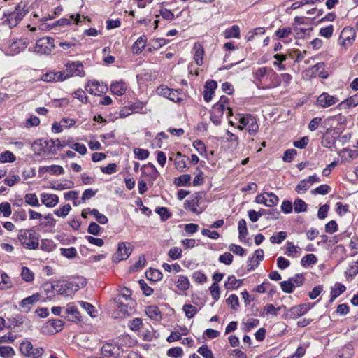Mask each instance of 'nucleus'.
I'll list each match as a JSON object with an SVG mask.
<instances>
[{
    "label": "nucleus",
    "mask_w": 358,
    "mask_h": 358,
    "mask_svg": "<svg viewBox=\"0 0 358 358\" xmlns=\"http://www.w3.org/2000/svg\"><path fill=\"white\" fill-rule=\"evenodd\" d=\"M264 259V251L262 249L255 250L252 257H250L247 262V266L249 271L255 270L259 262Z\"/></svg>",
    "instance_id": "15"
},
{
    "label": "nucleus",
    "mask_w": 358,
    "mask_h": 358,
    "mask_svg": "<svg viewBox=\"0 0 358 358\" xmlns=\"http://www.w3.org/2000/svg\"><path fill=\"white\" fill-rule=\"evenodd\" d=\"M27 45V42L23 39L16 40L8 46L6 54L10 55H16L24 50Z\"/></svg>",
    "instance_id": "13"
},
{
    "label": "nucleus",
    "mask_w": 358,
    "mask_h": 358,
    "mask_svg": "<svg viewBox=\"0 0 358 358\" xmlns=\"http://www.w3.org/2000/svg\"><path fill=\"white\" fill-rule=\"evenodd\" d=\"M269 73H273L272 69L268 67H260L253 73V78L259 84H262L264 77Z\"/></svg>",
    "instance_id": "25"
},
{
    "label": "nucleus",
    "mask_w": 358,
    "mask_h": 358,
    "mask_svg": "<svg viewBox=\"0 0 358 358\" xmlns=\"http://www.w3.org/2000/svg\"><path fill=\"white\" fill-rule=\"evenodd\" d=\"M141 171L143 174H145L148 176V181L151 185L153 184L154 181H155L159 176V171L157 170L156 167L151 163H149L147 165L143 166L141 168Z\"/></svg>",
    "instance_id": "14"
},
{
    "label": "nucleus",
    "mask_w": 358,
    "mask_h": 358,
    "mask_svg": "<svg viewBox=\"0 0 358 358\" xmlns=\"http://www.w3.org/2000/svg\"><path fill=\"white\" fill-rule=\"evenodd\" d=\"M86 280L82 277L73 278L69 281L57 282L52 285V289L58 294L71 296L76 291L84 287Z\"/></svg>",
    "instance_id": "1"
},
{
    "label": "nucleus",
    "mask_w": 358,
    "mask_h": 358,
    "mask_svg": "<svg viewBox=\"0 0 358 358\" xmlns=\"http://www.w3.org/2000/svg\"><path fill=\"white\" fill-rule=\"evenodd\" d=\"M182 310L186 317L188 318L193 317L198 312L197 308L191 304H185L182 307Z\"/></svg>",
    "instance_id": "47"
},
{
    "label": "nucleus",
    "mask_w": 358,
    "mask_h": 358,
    "mask_svg": "<svg viewBox=\"0 0 358 358\" xmlns=\"http://www.w3.org/2000/svg\"><path fill=\"white\" fill-rule=\"evenodd\" d=\"M24 202L26 203V204L31 206L32 207L40 206L38 199L36 194L34 193L26 194L24 195Z\"/></svg>",
    "instance_id": "34"
},
{
    "label": "nucleus",
    "mask_w": 358,
    "mask_h": 358,
    "mask_svg": "<svg viewBox=\"0 0 358 358\" xmlns=\"http://www.w3.org/2000/svg\"><path fill=\"white\" fill-rule=\"evenodd\" d=\"M358 105V95L355 94L341 101L338 107L340 108H348L355 107Z\"/></svg>",
    "instance_id": "27"
},
{
    "label": "nucleus",
    "mask_w": 358,
    "mask_h": 358,
    "mask_svg": "<svg viewBox=\"0 0 358 358\" xmlns=\"http://www.w3.org/2000/svg\"><path fill=\"white\" fill-rule=\"evenodd\" d=\"M313 305L310 303H302L299 306H293L290 308L284 309L285 317L287 319L295 320L308 312Z\"/></svg>",
    "instance_id": "6"
},
{
    "label": "nucleus",
    "mask_w": 358,
    "mask_h": 358,
    "mask_svg": "<svg viewBox=\"0 0 358 358\" xmlns=\"http://www.w3.org/2000/svg\"><path fill=\"white\" fill-rule=\"evenodd\" d=\"M194 60L198 66H201L203 63L204 50L201 44L196 43L193 48Z\"/></svg>",
    "instance_id": "19"
},
{
    "label": "nucleus",
    "mask_w": 358,
    "mask_h": 358,
    "mask_svg": "<svg viewBox=\"0 0 358 358\" xmlns=\"http://www.w3.org/2000/svg\"><path fill=\"white\" fill-rule=\"evenodd\" d=\"M57 141L58 142L57 145L52 139H38L34 142L33 147L36 151L38 152V154L41 152L48 154H55L59 148V141L57 139Z\"/></svg>",
    "instance_id": "4"
},
{
    "label": "nucleus",
    "mask_w": 358,
    "mask_h": 358,
    "mask_svg": "<svg viewBox=\"0 0 358 358\" xmlns=\"http://www.w3.org/2000/svg\"><path fill=\"white\" fill-rule=\"evenodd\" d=\"M40 197L41 203L48 208H53L59 203V196L54 194L43 192Z\"/></svg>",
    "instance_id": "16"
},
{
    "label": "nucleus",
    "mask_w": 358,
    "mask_h": 358,
    "mask_svg": "<svg viewBox=\"0 0 358 358\" xmlns=\"http://www.w3.org/2000/svg\"><path fill=\"white\" fill-rule=\"evenodd\" d=\"M71 210V206L69 204H66L59 209L55 210L54 213L58 217H65L69 213Z\"/></svg>",
    "instance_id": "60"
},
{
    "label": "nucleus",
    "mask_w": 358,
    "mask_h": 358,
    "mask_svg": "<svg viewBox=\"0 0 358 358\" xmlns=\"http://www.w3.org/2000/svg\"><path fill=\"white\" fill-rule=\"evenodd\" d=\"M31 350H33V345L29 341H24L20 345V350L22 354L27 356L30 354Z\"/></svg>",
    "instance_id": "52"
},
{
    "label": "nucleus",
    "mask_w": 358,
    "mask_h": 358,
    "mask_svg": "<svg viewBox=\"0 0 358 358\" xmlns=\"http://www.w3.org/2000/svg\"><path fill=\"white\" fill-rule=\"evenodd\" d=\"M198 352L201 355L203 358H214L213 352L206 345L201 346L198 350Z\"/></svg>",
    "instance_id": "63"
},
{
    "label": "nucleus",
    "mask_w": 358,
    "mask_h": 358,
    "mask_svg": "<svg viewBox=\"0 0 358 358\" xmlns=\"http://www.w3.org/2000/svg\"><path fill=\"white\" fill-rule=\"evenodd\" d=\"M1 281L0 282V290H3L11 287V282L7 273H3L1 275Z\"/></svg>",
    "instance_id": "53"
},
{
    "label": "nucleus",
    "mask_w": 358,
    "mask_h": 358,
    "mask_svg": "<svg viewBox=\"0 0 358 358\" xmlns=\"http://www.w3.org/2000/svg\"><path fill=\"white\" fill-rule=\"evenodd\" d=\"M294 210L296 213L306 212L307 204L301 199H296L293 203Z\"/></svg>",
    "instance_id": "42"
},
{
    "label": "nucleus",
    "mask_w": 358,
    "mask_h": 358,
    "mask_svg": "<svg viewBox=\"0 0 358 358\" xmlns=\"http://www.w3.org/2000/svg\"><path fill=\"white\" fill-rule=\"evenodd\" d=\"M39 246L42 250L48 252L53 251L56 248L55 243L50 239H43Z\"/></svg>",
    "instance_id": "37"
},
{
    "label": "nucleus",
    "mask_w": 358,
    "mask_h": 358,
    "mask_svg": "<svg viewBox=\"0 0 358 358\" xmlns=\"http://www.w3.org/2000/svg\"><path fill=\"white\" fill-rule=\"evenodd\" d=\"M15 355L14 350L10 346H0V356L3 358H10Z\"/></svg>",
    "instance_id": "48"
},
{
    "label": "nucleus",
    "mask_w": 358,
    "mask_h": 358,
    "mask_svg": "<svg viewBox=\"0 0 358 358\" xmlns=\"http://www.w3.org/2000/svg\"><path fill=\"white\" fill-rule=\"evenodd\" d=\"M224 36L226 38H240V29L237 25H233L224 31Z\"/></svg>",
    "instance_id": "39"
},
{
    "label": "nucleus",
    "mask_w": 358,
    "mask_h": 358,
    "mask_svg": "<svg viewBox=\"0 0 358 358\" xmlns=\"http://www.w3.org/2000/svg\"><path fill=\"white\" fill-rule=\"evenodd\" d=\"M168 255L173 260L178 259L182 257V250L178 247H173L169 250Z\"/></svg>",
    "instance_id": "57"
},
{
    "label": "nucleus",
    "mask_w": 358,
    "mask_h": 358,
    "mask_svg": "<svg viewBox=\"0 0 358 358\" xmlns=\"http://www.w3.org/2000/svg\"><path fill=\"white\" fill-rule=\"evenodd\" d=\"M226 302L235 310H236L239 306L238 298L236 294H231L226 300Z\"/></svg>",
    "instance_id": "59"
},
{
    "label": "nucleus",
    "mask_w": 358,
    "mask_h": 358,
    "mask_svg": "<svg viewBox=\"0 0 358 358\" xmlns=\"http://www.w3.org/2000/svg\"><path fill=\"white\" fill-rule=\"evenodd\" d=\"M145 275L148 280L152 282H157L160 280L163 277L162 272L155 268H150L145 273Z\"/></svg>",
    "instance_id": "30"
},
{
    "label": "nucleus",
    "mask_w": 358,
    "mask_h": 358,
    "mask_svg": "<svg viewBox=\"0 0 358 358\" xmlns=\"http://www.w3.org/2000/svg\"><path fill=\"white\" fill-rule=\"evenodd\" d=\"M279 201L278 196L272 192H266V206L273 207L278 204Z\"/></svg>",
    "instance_id": "49"
},
{
    "label": "nucleus",
    "mask_w": 358,
    "mask_h": 358,
    "mask_svg": "<svg viewBox=\"0 0 358 358\" xmlns=\"http://www.w3.org/2000/svg\"><path fill=\"white\" fill-rule=\"evenodd\" d=\"M147 43V37L145 35L141 36L133 44L131 47L132 52L135 55L140 54L145 48Z\"/></svg>",
    "instance_id": "23"
},
{
    "label": "nucleus",
    "mask_w": 358,
    "mask_h": 358,
    "mask_svg": "<svg viewBox=\"0 0 358 358\" xmlns=\"http://www.w3.org/2000/svg\"><path fill=\"white\" fill-rule=\"evenodd\" d=\"M41 171L48 172L51 175L59 176L64 173V169L59 165H51L41 167Z\"/></svg>",
    "instance_id": "28"
},
{
    "label": "nucleus",
    "mask_w": 358,
    "mask_h": 358,
    "mask_svg": "<svg viewBox=\"0 0 358 358\" xmlns=\"http://www.w3.org/2000/svg\"><path fill=\"white\" fill-rule=\"evenodd\" d=\"M226 141L229 143L230 148L235 150L238 148L239 141L238 136L229 131H227Z\"/></svg>",
    "instance_id": "38"
},
{
    "label": "nucleus",
    "mask_w": 358,
    "mask_h": 358,
    "mask_svg": "<svg viewBox=\"0 0 358 358\" xmlns=\"http://www.w3.org/2000/svg\"><path fill=\"white\" fill-rule=\"evenodd\" d=\"M284 309H286V306L283 305L278 308H275L273 304H267L264 308V310L266 314L274 316L278 315V311Z\"/></svg>",
    "instance_id": "43"
},
{
    "label": "nucleus",
    "mask_w": 358,
    "mask_h": 358,
    "mask_svg": "<svg viewBox=\"0 0 358 358\" xmlns=\"http://www.w3.org/2000/svg\"><path fill=\"white\" fill-rule=\"evenodd\" d=\"M85 89L91 94L99 96L100 94L106 92L108 88L106 85L103 84L101 85L97 81H92L88 83Z\"/></svg>",
    "instance_id": "17"
},
{
    "label": "nucleus",
    "mask_w": 358,
    "mask_h": 358,
    "mask_svg": "<svg viewBox=\"0 0 358 358\" xmlns=\"http://www.w3.org/2000/svg\"><path fill=\"white\" fill-rule=\"evenodd\" d=\"M21 276L26 282H31L34 278L33 272L27 267H22Z\"/></svg>",
    "instance_id": "54"
},
{
    "label": "nucleus",
    "mask_w": 358,
    "mask_h": 358,
    "mask_svg": "<svg viewBox=\"0 0 358 358\" xmlns=\"http://www.w3.org/2000/svg\"><path fill=\"white\" fill-rule=\"evenodd\" d=\"M292 34V29L290 27H283L278 29L275 35L280 39H285Z\"/></svg>",
    "instance_id": "45"
},
{
    "label": "nucleus",
    "mask_w": 358,
    "mask_h": 358,
    "mask_svg": "<svg viewBox=\"0 0 358 358\" xmlns=\"http://www.w3.org/2000/svg\"><path fill=\"white\" fill-rule=\"evenodd\" d=\"M132 249L126 246V243L121 242L118 243L117 250L113 256L115 262H120L127 259L131 253Z\"/></svg>",
    "instance_id": "12"
},
{
    "label": "nucleus",
    "mask_w": 358,
    "mask_h": 358,
    "mask_svg": "<svg viewBox=\"0 0 358 358\" xmlns=\"http://www.w3.org/2000/svg\"><path fill=\"white\" fill-rule=\"evenodd\" d=\"M17 238L27 250H36L39 247V235L31 229H20Z\"/></svg>",
    "instance_id": "2"
},
{
    "label": "nucleus",
    "mask_w": 358,
    "mask_h": 358,
    "mask_svg": "<svg viewBox=\"0 0 358 358\" xmlns=\"http://www.w3.org/2000/svg\"><path fill=\"white\" fill-rule=\"evenodd\" d=\"M338 101L337 96L330 95L327 92H323L317 96L315 105L320 108H327L336 104Z\"/></svg>",
    "instance_id": "9"
},
{
    "label": "nucleus",
    "mask_w": 358,
    "mask_h": 358,
    "mask_svg": "<svg viewBox=\"0 0 358 358\" xmlns=\"http://www.w3.org/2000/svg\"><path fill=\"white\" fill-rule=\"evenodd\" d=\"M176 168L180 171H183L187 167V163L185 159L182 157L180 152L177 153V157L175 159Z\"/></svg>",
    "instance_id": "46"
},
{
    "label": "nucleus",
    "mask_w": 358,
    "mask_h": 358,
    "mask_svg": "<svg viewBox=\"0 0 358 358\" xmlns=\"http://www.w3.org/2000/svg\"><path fill=\"white\" fill-rule=\"evenodd\" d=\"M127 88L126 83L122 80L113 83L110 87L111 92L117 96L123 95L126 92Z\"/></svg>",
    "instance_id": "21"
},
{
    "label": "nucleus",
    "mask_w": 358,
    "mask_h": 358,
    "mask_svg": "<svg viewBox=\"0 0 358 358\" xmlns=\"http://www.w3.org/2000/svg\"><path fill=\"white\" fill-rule=\"evenodd\" d=\"M157 93L159 95L167 98L176 103H179L182 101V99L179 96V92L178 90H171L165 85L159 86L157 89Z\"/></svg>",
    "instance_id": "10"
},
{
    "label": "nucleus",
    "mask_w": 358,
    "mask_h": 358,
    "mask_svg": "<svg viewBox=\"0 0 358 358\" xmlns=\"http://www.w3.org/2000/svg\"><path fill=\"white\" fill-rule=\"evenodd\" d=\"M146 315L151 319L158 320L161 318V312L156 306H150L146 308Z\"/></svg>",
    "instance_id": "33"
},
{
    "label": "nucleus",
    "mask_w": 358,
    "mask_h": 358,
    "mask_svg": "<svg viewBox=\"0 0 358 358\" xmlns=\"http://www.w3.org/2000/svg\"><path fill=\"white\" fill-rule=\"evenodd\" d=\"M101 351L103 358L104 357H117L121 354L122 352L119 345L112 343H105L102 346Z\"/></svg>",
    "instance_id": "11"
},
{
    "label": "nucleus",
    "mask_w": 358,
    "mask_h": 358,
    "mask_svg": "<svg viewBox=\"0 0 358 358\" xmlns=\"http://www.w3.org/2000/svg\"><path fill=\"white\" fill-rule=\"evenodd\" d=\"M176 286L180 290L186 291L189 288V280L186 276L179 275L176 282Z\"/></svg>",
    "instance_id": "36"
},
{
    "label": "nucleus",
    "mask_w": 358,
    "mask_h": 358,
    "mask_svg": "<svg viewBox=\"0 0 358 358\" xmlns=\"http://www.w3.org/2000/svg\"><path fill=\"white\" fill-rule=\"evenodd\" d=\"M265 33V29L264 27H257L252 30H250L248 32L246 38L247 41H250L253 40L255 36L256 35H263Z\"/></svg>",
    "instance_id": "51"
},
{
    "label": "nucleus",
    "mask_w": 358,
    "mask_h": 358,
    "mask_svg": "<svg viewBox=\"0 0 358 358\" xmlns=\"http://www.w3.org/2000/svg\"><path fill=\"white\" fill-rule=\"evenodd\" d=\"M191 176L189 174H184L174 178V185L177 187L189 186L191 182Z\"/></svg>",
    "instance_id": "31"
},
{
    "label": "nucleus",
    "mask_w": 358,
    "mask_h": 358,
    "mask_svg": "<svg viewBox=\"0 0 358 358\" xmlns=\"http://www.w3.org/2000/svg\"><path fill=\"white\" fill-rule=\"evenodd\" d=\"M353 355V348L351 344L343 346L340 351L339 358H351Z\"/></svg>",
    "instance_id": "44"
},
{
    "label": "nucleus",
    "mask_w": 358,
    "mask_h": 358,
    "mask_svg": "<svg viewBox=\"0 0 358 358\" xmlns=\"http://www.w3.org/2000/svg\"><path fill=\"white\" fill-rule=\"evenodd\" d=\"M317 262V257L313 254H308L305 255L301 260V264L306 266L307 264H315Z\"/></svg>",
    "instance_id": "61"
},
{
    "label": "nucleus",
    "mask_w": 358,
    "mask_h": 358,
    "mask_svg": "<svg viewBox=\"0 0 358 358\" xmlns=\"http://www.w3.org/2000/svg\"><path fill=\"white\" fill-rule=\"evenodd\" d=\"M41 298V295L38 293L34 294L27 298H24L20 302L21 307H27L29 305L33 304L37 302Z\"/></svg>",
    "instance_id": "40"
},
{
    "label": "nucleus",
    "mask_w": 358,
    "mask_h": 358,
    "mask_svg": "<svg viewBox=\"0 0 358 358\" xmlns=\"http://www.w3.org/2000/svg\"><path fill=\"white\" fill-rule=\"evenodd\" d=\"M238 238L241 241H245L246 236L248 235L247 224L245 219H241L238 222Z\"/></svg>",
    "instance_id": "32"
},
{
    "label": "nucleus",
    "mask_w": 358,
    "mask_h": 358,
    "mask_svg": "<svg viewBox=\"0 0 358 358\" xmlns=\"http://www.w3.org/2000/svg\"><path fill=\"white\" fill-rule=\"evenodd\" d=\"M243 283L242 280H238L234 275L228 278L227 281L224 283L227 289H235L238 288Z\"/></svg>",
    "instance_id": "29"
},
{
    "label": "nucleus",
    "mask_w": 358,
    "mask_h": 358,
    "mask_svg": "<svg viewBox=\"0 0 358 358\" xmlns=\"http://www.w3.org/2000/svg\"><path fill=\"white\" fill-rule=\"evenodd\" d=\"M117 310L124 315H131L133 311L134 301L133 300L125 301V303L117 298Z\"/></svg>",
    "instance_id": "18"
},
{
    "label": "nucleus",
    "mask_w": 358,
    "mask_h": 358,
    "mask_svg": "<svg viewBox=\"0 0 358 358\" xmlns=\"http://www.w3.org/2000/svg\"><path fill=\"white\" fill-rule=\"evenodd\" d=\"M199 199L198 197L187 200L185 203V208L196 214H200L202 213L203 210L199 208Z\"/></svg>",
    "instance_id": "20"
},
{
    "label": "nucleus",
    "mask_w": 358,
    "mask_h": 358,
    "mask_svg": "<svg viewBox=\"0 0 358 358\" xmlns=\"http://www.w3.org/2000/svg\"><path fill=\"white\" fill-rule=\"evenodd\" d=\"M64 73L62 71L58 72H52L50 71L45 74H43L41 77V80L45 82H58L63 81L64 76H63Z\"/></svg>",
    "instance_id": "22"
},
{
    "label": "nucleus",
    "mask_w": 358,
    "mask_h": 358,
    "mask_svg": "<svg viewBox=\"0 0 358 358\" xmlns=\"http://www.w3.org/2000/svg\"><path fill=\"white\" fill-rule=\"evenodd\" d=\"M358 273V261L352 262L350 266L348 271H345L346 276H350V278H353Z\"/></svg>",
    "instance_id": "56"
},
{
    "label": "nucleus",
    "mask_w": 358,
    "mask_h": 358,
    "mask_svg": "<svg viewBox=\"0 0 358 358\" xmlns=\"http://www.w3.org/2000/svg\"><path fill=\"white\" fill-rule=\"evenodd\" d=\"M0 213L5 217H8L11 215V206L8 202H3L0 203Z\"/></svg>",
    "instance_id": "62"
},
{
    "label": "nucleus",
    "mask_w": 358,
    "mask_h": 358,
    "mask_svg": "<svg viewBox=\"0 0 358 358\" xmlns=\"http://www.w3.org/2000/svg\"><path fill=\"white\" fill-rule=\"evenodd\" d=\"M289 280L291 281L293 287H299L301 286L304 282V278L302 274L298 273L296 274L294 277L290 278Z\"/></svg>",
    "instance_id": "64"
},
{
    "label": "nucleus",
    "mask_w": 358,
    "mask_h": 358,
    "mask_svg": "<svg viewBox=\"0 0 358 358\" xmlns=\"http://www.w3.org/2000/svg\"><path fill=\"white\" fill-rule=\"evenodd\" d=\"M16 160V157L15 155L10 151H4L0 154V162L1 163H7V162H14Z\"/></svg>",
    "instance_id": "41"
},
{
    "label": "nucleus",
    "mask_w": 358,
    "mask_h": 358,
    "mask_svg": "<svg viewBox=\"0 0 358 358\" xmlns=\"http://www.w3.org/2000/svg\"><path fill=\"white\" fill-rule=\"evenodd\" d=\"M25 15V11L20 6H17L15 10L8 14L3 24L8 25L10 28L14 27L23 19Z\"/></svg>",
    "instance_id": "7"
},
{
    "label": "nucleus",
    "mask_w": 358,
    "mask_h": 358,
    "mask_svg": "<svg viewBox=\"0 0 358 358\" xmlns=\"http://www.w3.org/2000/svg\"><path fill=\"white\" fill-rule=\"evenodd\" d=\"M330 187L328 185H321L317 188L311 190L312 194H327L330 191Z\"/></svg>",
    "instance_id": "58"
},
{
    "label": "nucleus",
    "mask_w": 358,
    "mask_h": 358,
    "mask_svg": "<svg viewBox=\"0 0 358 358\" xmlns=\"http://www.w3.org/2000/svg\"><path fill=\"white\" fill-rule=\"evenodd\" d=\"M335 286L336 287L332 289L331 291V297L329 300L330 303H332L336 298L340 296L346 289L345 287L341 283H336Z\"/></svg>",
    "instance_id": "35"
},
{
    "label": "nucleus",
    "mask_w": 358,
    "mask_h": 358,
    "mask_svg": "<svg viewBox=\"0 0 358 358\" xmlns=\"http://www.w3.org/2000/svg\"><path fill=\"white\" fill-rule=\"evenodd\" d=\"M61 255L66 258L72 259L77 255V250L75 248H61Z\"/></svg>",
    "instance_id": "55"
},
{
    "label": "nucleus",
    "mask_w": 358,
    "mask_h": 358,
    "mask_svg": "<svg viewBox=\"0 0 358 358\" xmlns=\"http://www.w3.org/2000/svg\"><path fill=\"white\" fill-rule=\"evenodd\" d=\"M62 73H64V80L71 76H83V66L78 62H73L68 64L66 70L62 71Z\"/></svg>",
    "instance_id": "8"
},
{
    "label": "nucleus",
    "mask_w": 358,
    "mask_h": 358,
    "mask_svg": "<svg viewBox=\"0 0 358 358\" xmlns=\"http://www.w3.org/2000/svg\"><path fill=\"white\" fill-rule=\"evenodd\" d=\"M63 322L61 320H52L47 322L45 327L51 334H55L62 329Z\"/></svg>",
    "instance_id": "26"
},
{
    "label": "nucleus",
    "mask_w": 358,
    "mask_h": 358,
    "mask_svg": "<svg viewBox=\"0 0 358 358\" xmlns=\"http://www.w3.org/2000/svg\"><path fill=\"white\" fill-rule=\"evenodd\" d=\"M355 32L352 29L345 28L341 33L340 38L343 40V45H348L355 38Z\"/></svg>",
    "instance_id": "24"
},
{
    "label": "nucleus",
    "mask_w": 358,
    "mask_h": 358,
    "mask_svg": "<svg viewBox=\"0 0 358 358\" xmlns=\"http://www.w3.org/2000/svg\"><path fill=\"white\" fill-rule=\"evenodd\" d=\"M236 120L239 123L237 128L243 130L245 128L248 129V133L251 136H255L259 131V125L256 118L250 114H237Z\"/></svg>",
    "instance_id": "3"
},
{
    "label": "nucleus",
    "mask_w": 358,
    "mask_h": 358,
    "mask_svg": "<svg viewBox=\"0 0 358 358\" xmlns=\"http://www.w3.org/2000/svg\"><path fill=\"white\" fill-rule=\"evenodd\" d=\"M259 323V320L258 319L251 318L242 324L243 325V329L245 331H250L252 329L257 327Z\"/></svg>",
    "instance_id": "50"
},
{
    "label": "nucleus",
    "mask_w": 358,
    "mask_h": 358,
    "mask_svg": "<svg viewBox=\"0 0 358 358\" xmlns=\"http://www.w3.org/2000/svg\"><path fill=\"white\" fill-rule=\"evenodd\" d=\"M55 48L54 39L51 37H43L36 41L34 52L39 55H48Z\"/></svg>",
    "instance_id": "5"
}]
</instances>
